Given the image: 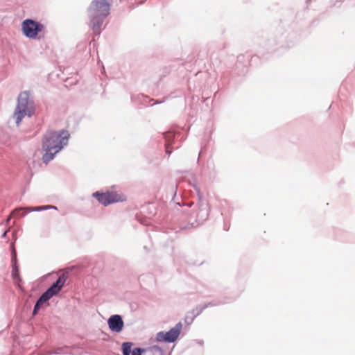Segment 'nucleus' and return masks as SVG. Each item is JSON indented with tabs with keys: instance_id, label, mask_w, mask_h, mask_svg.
Listing matches in <instances>:
<instances>
[{
	"instance_id": "f257e3e1",
	"label": "nucleus",
	"mask_w": 355,
	"mask_h": 355,
	"mask_svg": "<svg viewBox=\"0 0 355 355\" xmlns=\"http://www.w3.org/2000/svg\"><path fill=\"white\" fill-rule=\"evenodd\" d=\"M67 130H62L59 132L54 130H48L43 135L42 139V149L44 152L42 155V162L47 164L53 160L57 153L63 149L67 144Z\"/></svg>"
},
{
	"instance_id": "f03ea898",
	"label": "nucleus",
	"mask_w": 355,
	"mask_h": 355,
	"mask_svg": "<svg viewBox=\"0 0 355 355\" xmlns=\"http://www.w3.org/2000/svg\"><path fill=\"white\" fill-rule=\"evenodd\" d=\"M35 112L34 97L31 92L23 91L17 97V103L15 109L13 117L17 125H19L22 119L27 116L31 117Z\"/></svg>"
},
{
	"instance_id": "7ed1b4c3",
	"label": "nucleus",
	"mask_w": 355,
	"mask_h": 355,
	"mask_svg": "<svg viewBox=\"0 0 355 355\" xmlns=\"http://www.w3.org/2000/svg\"><path fill=\"white\" fill-rule=\"evenodd\" d=\"M67 279V271H64L62 275H60L58 279L53 282L46 291H44L36 301L33 310L32 315H35L37 314L41 306L44 303L49 301L53 296L56 295L64 286Z\"/></svg>"
},
{
	"instance_id": "20e7f679",
	"label": "nucleus",
	"mask_w": 355,
	"mask_h": 355,
	"mask_svg": "<svg viewBox=\"0 0 355 355\" xmlns=\"http://www.w3.org/2000/svg\"><path fill=\"white\" fill-rule=\"evenodd\" d=\"M44 30V24L33 19L28 18L21 22V33L28 39H40L44 37V34L41 36Z\"/></svg>"
},
{
	"instance_id": "39448f33",
	"label": "nucleus",
	"mask_w": 355,
	"mask_h": 355,
	"mask_svg": "<svg viewBox=\"0 0 355 355\" xmlns=\"http://www.w3.org/2000/svg\"><path fill=\"white\" fill-rule=\"evenodd\" d=\"M110 5L106 0H93L88 9L89 16H108Z\"/></svg>"
},
{
	"instance_id": "423d86ee",
	"label": "nucleus",
	"mask_w": 355,
	"mask_h": 355,
	"mask_svg": "<svg viewBox=\"0 0 355 355\" xmlns=\"http://www.w3.org/2000/svg\"><path fill=\"white\" fill-rule=\"evenodd\" d=\"M93 196L95 197L99 202L105 206L111 203L117 202L125 200L124 196L119 194L115 191L106 193L95 192L93 193Z\"/></svg>"
},
{
	"instance_id": "0eeeda50",
	"label": "nucleus",
	"mask_w": 355,
	"mask_h": 355,
	"mask_svg": "<svg viewBox=\"0 0 355 355\" xmlns=\"http://www.w3.org/2000/svg\"><path fill=\"white\" fill-rule=\"evenodd\" d=\"M182 329L181 322H178L167 332L161 331L157 334L156 339L159 342L173 343L178 338Z\"/></svg>"
},
{
	"instance_id": "6e6552de",
	"label": "nucleus",
	"mask_w": 355,
	"mask_h": 355,
	"mask_svg": "<svg viewBox=\"0 0 355 355\" xmlns=\"http://www.w3.org/2000/svg\"><path fill=\"white\" fill-rule=\"evenodd\" d=\"M109 328L111 331L120 332L123 328L124 323L119 315H114L111 316L107 321Z\"/></svg>"
},
{
	"instance_id": "1a4fd4ad",
	"label": "nucleus",
	"mask_w": 355,
	"mask_h": 355,
	"mask_svg": "<svg viewBox=\"0 0 355 355\" xmlns=\"http://www.w3.org/2000/svg\"><path fill=\"white\" fill-rule=\"evenodd\" d=\"M11 262H12V277L15 284L21 281L19 276V264L17 263V252L15 249L11 252Z\"/></svg>"
},
{
	"instance_id": "9d476101",
	"label": "nucleus",
	"mask_w": 355,
	"mask_h": 355,
	"mask_svg": "<svg viewBox=\"0 0 355 355\" xmlns=\"http://www.w3.org/2000/svg\"><path fill=\"white\" fill-rule=\"evenodd\" d=\"M47 210L45 206H37L34 207H27V208H17L13 211V213L16 215V216L19 218L24 217L28 213L32 211H40Z\"/></svg>"
},
{
	"instance_id": "9b49d317",
	"label": "nucleus",
	"mask_w": 355,
	"mask_h": 355,
	"mask_svg": "<svg viewBox=\"0 0 355 355\" xmlns=\"http://www.w3.org/2000/svg\"><path fill=\"white\" fill-rule=\"evenodd\" d=\"M91 21V26L96 34H99L101 27L102 26L104 19L107 16H89Z\"/></svg>"
},
{
	"instance_id": "f8f14e48",
	"label": "nucleus",
	"mask_w": 355,
	"mask_h": 355,
	"mask_svg": "<svg viewBox=\"0 0 355 355\" xmlns=\"http://www.w3.org/2000/svg\"><path fill=\"white\" fill-rule=\"evenodd\" d=\"M144 355H163V351L158 347H153L148 349H143Z\"/></svg>"
},
{
	"instance_id": "ddd939ff",
	"label": "nucleus",
	"mask_w": 355,
	"mask_h": 355,
	"mask_svg": "<svg viewBox=\"0 0 355 355\" xmlns=\"http://www.w3.org/2000/svg\"><path fill=\"white\" fill-rule=\"evenodd\" d=\"M131 347H132L131 343L127 342V343H123L122 349H123V355H130Z\"/></svg>"
},
{
	"instance_id": "4468645a",
	"label": "nucleus",
	"mask_w": 355,
	"mask_h": 355,
	"mask_svg": "<svg viewBox=\"0 0 355 355\" xmlns=\"http://www.w3.org/2000/svg\"><path fill=\"white\" fill-rule=\"evenodd\" d=\"M67 352V346L64 345L60 347H56L53 349V352H50L49 355L52 354H65Z\"/></svg>"
},
{
	"instance_id": "2eb2a0df",
	"label": "nucleus",
	"mask_w": 355,
	"mask_h": 355,
	"mask_svg": "<svg viewBox=\"0 0 355 355\" xmlns=\"http://www.w3.org/2000/svg\"><path fill=\"white\" fill-rule=\"evenodd\" d=\"M143 350H141L140 348H135L131 355H141Z\"/></svg>"
},
{
	"instance_id": "dca6fc26",
	"label": "nucleus",
	"mask_w": 355,
	"mask_h": 355,
	"mask_svg": "<svg viewBox=\"0 0 355 355\" xmlns=\"http://www.w3.org/2000/svg\"><path fill=\"white\" fill-rule=\"evenodd\" d=\"M166 153L170 155L172 153V150L169 148L168 145L166 146Z\"/></svg>"
},
{
	"instance_id": "f3484780",
	"label": "nucleus",
	"mask_w": 355,
	"mask_h": 355,
	"mask_svg": "<svg viewBox=\"0 0 355 355\" xmlns=\"http://www.w3.org/2000/svg\"><path fill=\"white\" fill-rule=\"evenodd\" d=\"M46 208L48 209H57V207L53 205H46Z\"/></svg>"
},
{
	"instance_id": "a211bd4d",
	"label": "nucleus",
	"mask_w": 355,
	"mask_h": 355,
	"mask_svg": "<svg viewBox=\"0 0 355 355\" xmlns=\"http://www.w3.org/2000/svg\"><path fill=\"white\" fill-rule=\"evenodd\" d=\"M6 234H7V231H5V232L2 234L1 237H2V238H6Z\"/></svg>"
},
{
	"instance_id": "6ab92c4d",
	"label": "nucleus",
	"mask_w": 355,
	"mask_h": 355,
	"mask_svg": "<svg viewBox=\"0 0 355 355\" xmlns=\"http://www.w3.org/2000/svg\"><path fill=\"white\" fill-rule=\"evenodd\" d=\"M10 218H11V217H10V216H9L6 220V223H8L10 221Z\"/></svg>"
}]
</instances>
